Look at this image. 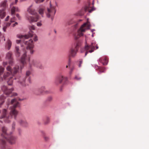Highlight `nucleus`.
I'll list each match as a JSON object with an SVG mask.
<instances>
[{
    "mask_svg": "<svg viewBox=\"0 0 149 149\" xmlns=\"http://www.w3.org/2000/svg\"><path fill=\"white\" fill-rule=\"evenodd\" d=\"M7 104L8 105L10 104L12 105L10 107V111L9 114L8 113L6 109H4L3 111L2 115L1 118H5V122L7 123H9L11 121V119L13 118L16 120L18 111L15 109L19 106V103L16 99H14L11 100L10 102L9 100H8Z\"/></svg>",
    "mask_w": 149,
    "mask_h": 149,
    "instance_id": "nucleus-2",
    "label": "nucleus"
},
{
    "mask_svg": "<svg viewBox=\"0 0 149 149\" xmlns=\"http://www.w3.org/2000/svg\"><path fill=\"white\" fill-rule=\"evenodd\" d=\"M90 24L89 22L87 21V22L84 23L82 25L80 28V29L78 31L77 35V36H75V38L76 39H78L79 37L82 36L83 35V33L85 31L90 29Z\"/></svg>",
    "mask_w": 149,
    "mask_h": 149,
    "instance_id": "nucleus-5",
    "label": "nucleus"
},
{
    "mask_svg": "<svg viewBox=\"0 0 149 149\" xmlns=\"http://www.w3.org/2000/svg\"><path fill=\"white\" fill-rule=\"evenodd\" d=\"M1 90L6 95H8L13 91V88H9L6 86L4 85L2 86Z\"/></svg>",
    "mask_w": 149,
    "mask_h": 149,
    "instance_id": "nucleus-13",
    "label": "nucleus"
},
{
    "mask_svg": "<svg viewBox=\"0 0 149 149\" xmlns=\"http://www.w3.org/2000/svg\"><path fill=\"white\" fill-rule=\"evenodd\" d=\"M30 29L32 30H34L35 29V28L34 26H32L30 28Z\"/></svg>",
    "mask_w": 149,
    "mask_h": 149,
    "instance_id": "nucleus-44",
    "label": "nucleus"
},
{
    "mask_svg": "<svg viewBox=\"0 0 149 149\" xmlns=\"http://www.w3.org/2000/svg\"><path fill=\"white\" fill-rule=\"evenodd\" d=\"M18 11V9L17 8L14 6L11 9V14L12 15L14 14L15 13L16 11Z\"/></svg>",
    "mask_w": 149,
    "mask_h": 149,
    "instance_id": "nucleus-21",
    "label": "nucleus"
},
{
    "mask_svg": "<svg viewBox=\"0 0 149 149\" xmlns=\"http://www.w3.org/2000/svg\"><path fill=\"white\" fill-rule=\"evenodd\" d=\"M12 55V53L10 52L7 53L6 55V58L9 59V63L10 65H12L13 63V59Z\"/></svg>",
    "mask_w": 149,
    "mask_h": 149,
    "instance_id": "nucleus-15",
    "label": "nucleus"
},
{
    "mask_svg": "<svg viewBox=\"0 0 149 149\" xmlns=\"http://www.w3.org/2000/svg\"><path fill=\"white\" fill-rule=\"evenodd\" d=\"M33 32L30 31L28 35H17V37L21 39V40H17L16 42L17 43H20L21 41H23L25 45L26 49H23L24 53L23 54L21 59V63L23 65L20 66L21 69H22L24 67L23 65L26 63L27 61H29L30 59V55L33 54L34 51L33 48L34 47L33 42L32 39H31L28 41L27 40V39L29 37H31L33 36Z\"/></svg>",
    "mask_w": 149,
    "mask_h": 149,
    "instance_id": "nucleus-1",
    "label": "nucleus"
},
{
    "mask_svg": "<svg viewBox=\"0 0 149 149\" xmlns=\"http://www.w3.org/2000/svg\"><path fill=\"white\" fill-rule=\"evenodd\" d=\"M44 9L43 8H40L38 10V12L42 17L43 16L44 14Z\"/></svg>",
    "mask_w": 149,
    "mask_h": 149,
    "instance_id": "nucleus-26",
    "label": "nucleus"
},
{
    "mask_svg": "<svg viewBox=\"0 0 149 149\" xmlns=\"http://www.w3.org/2000/svg\"><path fill=\"white\" fill-rule=\"evenodd\" d=\"M84 14V13L83 12H81V13L79 14V15L81 16Z\"/></svg>",
    "mask_w": 149,
    "mask_h": 149,
    "instance_id": "nucleus-46",
    "label": "nucleus"
},
{
    "mask_svg": "<svg viewBox=\"0 0 149 149\" xmlns=\"http://www.w3.org/2000/svg\"><path fill=\"white\" fill-rule=\"evenodd\" d=\"M62 90V86H61V88H60V91H61Z\"/></svg>",
    "mask_w": 149,
    "mask_h": 149,
    "instance_id": "nucleus-49",
    "label": "nucleus"
},
{
    "mask_svg": "<svg viewBox=\"0 0 149 149\" xmlns=\"http://www.w3.org/2000/svg\"><path fill=\"white\" fill-rule=\"evenodd\" d=\"M31 74V72L30 71H27L25 77L24 78L22 77H20L18 82L23 86L28 85L31 82V79L29 76Z\"/></svg>",
    "mask_w": 149,
    "mask_h": 149,
    "instance_id": "nucleus-4",
    "label": "nucleus"
},
{
    "mask_svg": "<svg viewBox=\"0 0 149 149\" xmlns=\"http://www.w3.org/2000/svg\"><path fill=\"white\" fill-rule=\"evenodd\" d=\"M56 12V10L55 7L50 5V8H47L46 14L48 17L49 18L51 17V19L52 20L53 19V17L55 15Z\"/></svg>",
    "mask_w": 149,
    "mask_h": 149,
    "instance_id": "nucleus-9",
    "label": "nucleus"
},
{
    "mask_svg": "<svg viewBox=\"0 0 149 149\" xmlns=\"http://www.w3.org/2000/svg\"><path fill=\"white\" fill-rule=\"evenodd\" d=\"M13 76L10 77V78L8 79V80L7 81L8 84L9 85H12L13 83Z\"/></svg>",
    "mask_w": 149,
    "mask_h": 149,
    "instance_id": "nucleus-20",
    "label": "nucleus"
},
{
    "mask_svg": "<svg viewBox=\"0 0 149 149\" xmlns=\"http://www.w3.org/2000/svg\"><path fill=\"white\" fill-rule=\"evenodd\" d=\"M7 0H5L4 1L1 2L0 4V6L3 8V10L5 9L7 6Z\"/></svg>",
    "mask_w": 149,
    "mask_h": 149,
    "instance_id": "nucleus-17",
    "label": "nucleus"
},
{
    "mask_svg": "<svg viewBox=\"0 0 149 149\" xmlns=\"http://www.w3.org/2000/svg\"><path fill=\"white\" fill-rule=\"evenodd\" d=\"M99 61L104 65H107L108 62V58L106 56L100 58L99 59Z\"/></svg>",
    "mask_w": 149,
    "mask_h": 149,
    "instance_id": "nucleus-14",
    "label": "nucleus"
},
{
    "mask_svg": "<svg viewBox=\"0 0 149 149\" xmlns=\"http://www.w3.org/2000/svg\"><path fill=\"white\" fill-rule=\"evenodd\" d=\"M18 132L19 133V134H21V133L22 132V130H21L20 129H18Z\"/></svg>",
    "mask_w": 149,
    "mask_h": 149,
    "instance_id": "nucleus-42",
    "label": "nucleus"
},
{
    "mask_svg": "<svg viewBox=\"0 0 149 149\" xmlns=\"http://www.w3.org/2000/svg\"><path fill=\"white\" fill-rule=\"evenodd\" d=\"M3 65L4 66H5L6 65H7V63L6 62H4L3 63Z\"/></svg>",
    "mask_w": 149,
    "mask_h": 149,
    "instance_id": "nucleus-40",
    "label": "nucleus"
},
{
    "mask_svg": "<svg viewBox=\"0 0 149 149\" xmlns=\"http://www.w3.org/2000/svg\"><path fill=\"white\" fill-rule=\"evenodd\" d=\"M30 66L31 67L32 65H33L38 68L42 69L43 68L40 62L36 60H33L30 63Z\"/></svg>",
    "mask_w": 149,
    "mask_h": 149,
    "instance_id": "nucleus-11",
    "label": "nucleus"
},
{
    "mask_svg": "<svg viewBox=\"0 0 149 149\" xmlns=\"http://www.w3.org/2000/svg\"><path fill=\"white\" fill-rule=\"evenodd\" d=\"M15 53L16 56L19 57L20 55V52L19 47L16 46L15 48Z\"/></svg>",
    "mask_w": 149,
    "mask_h": 149,
    "instance_id": "nucleus-18",
    "label": "nucleus"
},
{
    "mask_svg": "<svg viewBox=\"0 0 149 149\" xmlns=\"http://www.w3.org/2000/svg\"><path fill=\"white\" fill-rule=\"evenodd\" d=\"M95 46L96 47V49L98 48V46L97 45H95L93 42L91 43L89 45H86L85 47V49L86 51L85 56H86L88 52L91 53L94 52L95 49Z\"/></svg>",
    "mask_w": 149,
    "mask_h": 149,
    "instance_id": "nucleus-8",
    "label": "nucleus"
},
{
    "mask_svg": "<svg viewBox=\"0 0 149 149\" xmlns=\"http://www.w3.org/2000/svg\"><path fill=\"white\" fill-rule=\"evenodd\" d=\"M15 123L13 122V124L12 125V128L14 130L15 129Z\"/></svg>",
    "mask_w": 149,
    "mask_h": 149,
    "instance_id": "nucleus-34",
    "label": "nucleus"
},
{
    "mask_svg": "<svg viewBox=\"0 0 149 149\" xmlns=\"http://www.w3.org/2000/svg\"><path fill=\"white\" fill-rule=\"evenodd\" d=\"M79 46V43H77L74 48L72 47L71 48L69 52L68 55L69 60H70V58H74L76 56L78 51V48Z\"/></svg>",
    "mask_w": 149,
    "mask_h": 149,
    "instance_id": "nucleus-10",
    "label": "nucleus"
},
{
    "mask_svg": "<svg viewBox=\"0 0 149 149\" xmlns=\"http://www.w3.org/2000/svg\"><path fill=\"white\" fill-rule=\"evenodd\" d=\"M67 80V77L63 76L62 74H60L56 77L54 82L57 85H59L62 83L64 85L66 84Z\"/></svg>",
    "mask_w": 149,
    "mask_h": 149,
    "instance_id": "nucleus-7",
    "label": "nucleus"
},
{
    "mask_svg": "<svg viewBox=\"0 0 149 149\" xmlns=\"http://www.w3.org/2000/svg\"><path fill=\"white\" fill-rule=\"evenodd\" d=\"M44 0H35V2L37 3H40L43 2Z\"/></svg>",
    "mask_w": 149,
    "mask_h": 149,
    "instance_id": "nucleus-30",
    "label": "nucleus"
},
{
    "mask_svg": "<svg viewBox=\"0 0 149 149\" xmlns=\"http://www.w3.org/2000/svg\"><path fill=\"white\" fill-rule=\"evenodd\" d=\"M4 40L5 41V39H4Z\"/></svg>",
    "mask_w": 149,
    "mask_h": 149,
    "instance_id": "nucleus-54",
    "label": "nucleus"
},
{
    "mask_svg": "<svg viewBox=\"0 0 149 149\" xmlns=\"http://www.w3.org/2000/svg\"><path fill=\"white\" fill-rule=\"evenodd\" d=\"M3 80V78L2 77H0V81H2Z\"/></svg>",
    "mask_w": 149,
    "mask_h": 149,
    "instance_id": "nucleus-48",
    "label": "nucleus"
},
{
    "mask_svg": "<svg viewBox=\"0 0 149 149\" xmlns=\"http://www.w3.org/2000/svg\"><path fill=\"white\" fill-rule=\"evenodd\" d=\"M17 122L22 126L26 127L28 125V123L25 119V118L23 116H19Z\"/></svg>",
    "mask_w": 149,
    "mask_h": 149,
    "instance_id": "nucleus-12",
    "label": "nucleus"
},
{
    "mask_svg": "<svg viewBox=\"0 0 149 149\" xmlns=\"http://www.w3.org/2000/svg\"><path fill=\"white\" fill-rule=\"evenodd\" d=\"M9 18V16H8L5 19L6 21H7Z\"/></svg>",
    "mask_w": 149,
    "mask_h": 149,
    "instance_id": "nucleus-45",
    "label": "nucleus"
},
{
    "mask_svg": "<svg viewBox=\"0 0 149 149\" xmlns=\"http://www.w3.org/2000/svg\"><path fill=\"white\" fill-rule=\"evenodd\" d=\"M77 24H76L75 25V27L76 28L77 26Z\"/></svg>",
    "mask_w": 149,
    "mask_h": 149,
    "instance_id": "nucleus-50",
    "label": "nucleus"
},
{
    "mask_svg": "<svg viewBox=\"0 0 149 149\" xmlns=\"http://www.w3.org/2000/svg\"><path fill=\"white\" fill-rule=\"evenodd\" d=\"M49 118H47V121L45 122V124H47V123H48L49 122Z\"/></svg>",
    "mask_w": 149,
    "mask_h": 149,
    "instance_id": "nucleus-39",
    "label": "nucleus"
},
{
    "mask_svg": "<svg viewBox=\"0 0 149 149\" xmlns=\"http://www.w3.org/2000/svg\"><path fill=\"white\" fill-rule=\"evenodd\" d=\"M74 69V67H73L72 68H71L70 71V74L72 72V71H73V70Z\"/></svg>",
    "mask_w": 149,
    "mask_h": 149,
    "instance_id": "nucleus-41",
    "label": "nucleus"
},
{
    "mask_svg": "<svg viewBox=\"0 0 149 149\" xmlns=\"http://www.w3.org/2000/svg\"><path fill=\"white\" fill-rule=\"evenodd\" d=\"M17 0H15V2L16 3H17Z\"/></svg>",
    "mask_w": 149,
    "mask_h": 149,
    "instance_id": "nucleus-51",
    "label": "nucleus"
},
{
    "mask_svg": "<svg viewBox=\"0 0 149 149\" xmlns=\"http://www.w3.org/2000/svg\"><path fill=\"white\" fill-rule=\"evenodd\" d=\"M16 16L18 18V19L19 20L20 19V17L19 16L18 14H17L16 15Z\"/></svg>",
    "mask_w": 149,
    "mask_h": 149,
    "instance_id": "nucleus-38",
    "label": "nucleus"
},
{
    "mask_svg": "<svg viewBox=\"0 0 149 149\" xmlns=\"http://www.w3.org/2000/svg\"><path fill=\"white\" fill-rule=\"evenodd\" d=\"M12 42L9 39H8L7 41L6 45V48L8 50H9L11 46Z\"/></svg>",
    "mask_w": 149,
    "mask_h": 149,
    "instance_id": "nucleus-16",
    "label": "nucleus"
},
{
    "mask_svg": "<svg viewBox=\"0 0 149 149\" xmlns=\"http://www.w3.org/2000/svg\"><path fill=\"white\" fill-rule=\"evenodd\" d=\"M5 97L4 96H1L0 97V107L4 102Z\"/></svg>",
    "mask_w": 149,
    "mask_h": 149,
    "instance_id": "nucleus-23",
    "label": "nucleus"
},
{
    "mask_svg": "<svg viewBox=\"0 0 149 149\" xmlns=\"http://www.w3.org/2000/svg\"><path fill=\"white\" fill-rule=\"evenodd\" d=\"M95 68L96 69H98L100 72H103L105 68L103 67H99L97 65L95 66Z\"/></svg>",
    "mask_w": 149,
    "mask_h": 149,
    "instance_id": "nucleus-25",
    "label": "nucleus"
},
{
    "mask_svg": "<svg viewBox=\"0 0 149 149\" xmlns=\"http://www.w3.org/2000/svg\"><path fill=\"white\" fill-rule=\"evenodd\" d=\"M19 69V66L16 65L13 69L10 65L8 66L6 70L8 72L5 73L3 75V77L4 79H8L10 77L13 76L16 74L18 71Z\"/></svg>",
    "mask_w": 149,
    "mask_h": 149,
    "instance_id": "nucleus-3",
    "label": "nucleus"
},
{
    "mask_svg": "<svg viewBox=\"0 0 149 149\" xmlns=\"http://www.w3.org/2000/svg\"><path fill=\"white\" fill-rule=\"evenodd\" d=\"M4 70V68L1 66H0V76L3 73Z\"/></svg>",
    "mask_w": 149,
    "mask_h": 149,
    "instance_id": "nucleus-27",
    "label": "nucleus"
},
{
    "mask_svg": "<svg viewBox=\"0 0 149 149\" xmlns=\"http://www.w3.org/2000/svg\"><path fill=\"white\" fill-rule=\"evenodd\" d=\"M84 10L86 11H88L89 13H91L92 11L94 10L93 8H90L88 6L86 7Z\"/></svg>",
    "mask_w": 149,
    "mask_h": 149,
    "instance_id": "nucleus-24",
    "label": "nucleus"
},
{
    "mask_svg": "<svg viewBox=\"0 0 149 149\" xmlns=\"http://www.w3.org/2000/svg\"><path fill=\"white\" fill-rule=\"evenodd\" d=\"M33 40H34V41H36L38 40V37L36 35H35V36H34V38L33 39Z\"/></svg>",
    "mask_w": 149,
    "mask_h": 149,
    "instance_id": "nucleus-35",
    "label": "nucleus"
},
{
    "mask_svg": "<svg viewBox=\"0 0 149 149\" xmlns=\"http://www.w3.org/2000/svg\"><path fill=\"white\" fill-rule=\"evenodd\" d=\"M42 25V24L40 22H38L37 23V25L38 26H40Z\"/></svg>",
    "mask_w": 149,
    "mask_h": 149,
    "instance_id": "nucleus-37",
    "label": "nucleus"
},
{
    "mask_svg": "<svg viewBox=\"0 0 149 149\" xmlns=\"http://www.w3.org/2000/svg\"><path fill=\"white\" fill-rule=\"evenodd\" d=\"M18 24V23L17 22H15L14 24L13 25V26L14 27L16 25H17Z\"/></svg>",
    "mask_w": 149,
    "mask_h": 149,
    "instance_id": "nucleus-43",
    "label": "nucleus"
},
{
    "mask_svg": "<svg viewBox=\"0 0 149 149\" xmlns=\"http://www.w3.org/2000/svg\"><path fill=\"white\" fill-rule=\"evenodd\" d=\"M66 68H68V65H66Z\"/></svg>",
    "mask_w": 149,
    "mask_h": 149,
    "instance_id": "nucleus-53",
    "label": "nucleus"
},
{
    "mask_svg": "<svg viewBox=\"0 0 149 149\" xmlns=\"http://www.w3.org/2000/svg\"><path fill=\"white\" fill-rule=\"evenodd\" d=\"M5 16L6 13L4 10H0V18L3 19Z\"/></svg>",
    "mask_w": 149,
    "mask_h": 149,
    "instance_id": "nucleus-19",
    "label": "nucleus"
},
{
    "mask_svg": "<svg viewBox=\"0 0 149 149\" xmlns=\"http://www.w3.org/2000/svg\"><path fill=\"white\" fill-rule=\"evenodd\" d=\"M52 97L51 96H49L47 98V100L49 101H50L52 100Z\"/></svg>",
    "mask_w": 149,
    "mask_h": 149,
    "instance_id": "nucleus-33",
    "label": "nucleus"
},
{
    "mask_svg": "<svg viewBox=\"0 0 149 149\" xmlns=\"http://www.w3.org/2000/svg\"><path fill=\"white\" fill-rule=\"evenodd\" d=\"M46 89V88L45 86H42L40 88L39 90V91H40V92L41 93H42L43 90H45Z\"/></svg>",
    "mask_w": 149,
    "mask_h": 149,
    "instance_id": "nucleus-28",
    "label": "nucleus"
},
{
    "mask_svg": "<svg viewBox=\"0 0 149 149\" xmlns=\"http://www.w3.org/2000/svg\"><path fill=\"white\" fill-rule=\"evenodd\" d=\"M16 20V18L15 17H13L12 18H11L10 19V23L13 22L15 21Z\"/></svg>",
    "mask_w": 149,
    "mask_h": 149,
    "instance_id": "nucleus-29",
    "label": "nucleus"
},
{
    "mask_svg": "<svg viewBox=\"0 0 149 149\" xmlns=\"http://www.w3.org/2000/svg\"><path fill=\"white\" fill-rule=\"evenodd\" d=\"M13 95L14 96H17V94L16 93H13Z\"/></svg>",
    "mask_w": 149,
    "mask_h": 149,
    "instance_id": "nucleus-47",
    "label": "nucleus"
},
{
    "mask_svg": "<svg viewBox=\"0 0 149 149\" xmlns=\"http://www.w3.org/2000/svg\"><path fill=\"white\" fill-rule=\"evenodd\" d=\"M23 100V99H19V100L20 101V100Z\"/></svg>",
    "mask_w": 149,
    "mask_h": 149,
    "instance_id": "nucleus-52",
    "label": "nucleus"
},
{
    "mask_svg": "<svg viewBox=\"0 0 149 149\" xmlns=\"http://www.w3.org/2000/svg\"><path fill=\"white\" fill-rule=\"evenodd\" d=\"M11 23L10 22H7L5 23L3 26V31L4 32L6 31V29L7 27L9 26L10 25Z\"/></svg>",
    "mask_w": 149,
    "mask_h": 149,
    "instance_id": "nucleus-22",
    "label": "nucleus"
},
{
    "mask_svg": "<svg viewBox=\"0 0 149 149\" xmlns=\"http://www.w3.org/2000/svg\"><path fill=\"white\" fill-rule=\"evenodd\" d=\"M83 61L82 60H80L78 63V66L79 67L81 66V65Z\"/></svg>",
    "mask_w": 149,
    "mask_h": 149,
    "instance_id": "nucleus-31",
    "label": "nucleus"
},
{
    "mask_svg": "<svg viewBox=\"0 0 149 149\" xmlns=\"http://www.w3.org/2000/svg\"><path fill=\"white\" fill-rule=\"evenodd\" d=\"M28 11L32 15H36V17L30 16L28 17L29 20L30 22H37L39 19V16L37 14L35 10L32 8V6H30L28 9Z\"/></svg>",
    "mask_w": 149,
    "mask_h": 149,
    "instance_id": "nucleus-6",
    "label": "nucleus"
},
{
    "mask_svg": "<svg viewBox=\"0 0 149 149\" xmlns=\"http://www.w3.org/2000/svg\"><path fill=\"white\" fill-rule=\"evenodd\" d=\"M44 138L45 139V140L46 141H48L49 139V137L47 136H44Z\"/></svg>",
    "mask_w": 149,
    "mask_h": 149,
    "instance_id": "nucleus-36",
    "label": "nucleus"
},
{
    "mask_svg": "<svg viewBox=\"0 0 149 149\" xmlns=\"http://www.w3.org/2000/svg\"><path fill=\"white\" fill-rule=\"evenodd\" d=\"M75 79L77 80H79L81 79V77L79 75H76L75 77Z\"/></svg>",
    "mask_w": 149,
    "mask_h": 149,
    "instance_id": "nucleus-32",
    "label": "nucleus"
}]
</instances>
